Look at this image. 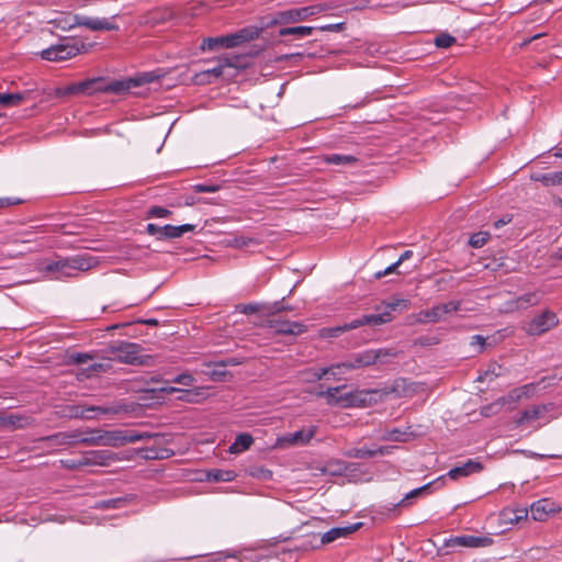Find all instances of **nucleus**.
I'll return each instance as SVG.
<instances>
[{
  "label": "nucleus",
  "mask_w": 562,
  "mask_h": 562,
  "mask_svg": "<svg viewBox=\"0 0 562 562\" xmlns=\"http://www.w3.org/2000/svg\"><path fill=\"white\" fill-rule=\"evenodd\" d=\"M155 79L156 76L153 72L142 74L140 76L128 79L127 81H114L108 86H103V81L101 79H89L70 85L67 87L66 92L71 94H91L98 91L122 92L128 90L131 87H138L143 83L153 82Z\"/></svg>",
  "instance_id": "1"
},
{
  "label": "nucleus",
  "mask_w": 562,
  "mask_h": 562,
  "mask_svg": "<svg viewBox=\"0 0 562 562\" xmlns=\"http://www.w3.org/2000/svg\"><path fill=\"white\" fill-rule=\"evenodd\" d=\"M98 259L87 254L76 255L46 263L42 270L52 279L71 278L97 267Z\"/></svg>",
  "instance_id": "2"
},
{
  "label": "nucleus",
  "mask_w": 562,
  "mask_h": 562,
  "mask_svg": "<svg viewBox=\"0 0 562 562\" xmlns=\"http://www.w3.org/2000/svg\"><path fill=\"white\" fill-rule=\"evenodd\" d=\"M346 387L345 384L331 386L318 392L317 396L324 398L329 406L350 408L368 406L371 403V396L378 393L376 391L358 389L341 393Z\"/></svg>",
  "instance_id": "3"
},
{
  "label": "nucleus",
  "mask_w": 562,
  "mask_h": 562,
  "mask_svg": "<svg viewBox=\"0 0 562 562\" xmlns=\"http://www.w3.org/2000/svg\"><path fill=\"white\" fill-rule=\"evenodd\" d=\"M95 436L87 438L83 441L98 446H108L117 448L126 443L142 441L151 437L148 432H126L122 430L95 431Z\"/></svg>",
  "instance_id": "4"
},
{
  "label": "nucleus",
  "mask_w": 562,
  "mask_h": 562,
  "mask_svg": "<svg viewBox=\"0 0 562 562\" xmlns=\"http://www.w3.org/2000/svg\"><path fill=\"white\" fill-rule=\"evenodd\" d=\"M325 8L322 4H313L302 8H292L284 11L276 12L270 21L266 23V27H271L281 24H292L305 21L308 18L319 14Z\"/></svg>",
  "instance_id": "5"
},
{
  "label": "nucleus",
  "mask_w": 562,
  "mask_h": 562,
  "mask_svg": "<svg viewBox=\"0 0 562 562\" xmlns=\"http://www.w3.org/2000/svg\"><path fill=\"white\" fill-rule=\"evenodd\" d=\"M86 48L83 43L75 40H67L57 45H53L41 52V57L48 61H64L70 59Z\"/></svg>",
  "instance_id": "6"
},
{
  "label": "nucleus",
  "mask_w": 562,
  "mask_h": 562,
  "mask_svg": "<svg viewBox=\"0 0 562 562\" xmlns=\"http://www.w3.org/2000/svg\"><path fill=\"white\" fill-rule=\"evenodd\" d=\"M409 301L406 299L393 297L389 302H383L381 306H376L375 310L380 311L383 306V311L379 314L363 315L366 325H382L393 319L392 312L397 310L404 311L409 308Z\"/></svg>",
  "instance_id": "7"
},
{
  "label": "nucleus",
  "mask_w": 562,
  "mask_h": 562,
  "mask_svg": "<svg viewBox=\"0 0 562 562\" xmlns=\"http://www.w3.org/2000/svg\"><path fill=\"white\" fill-rule=\"evenodd\" d=\"M109 358L123 363L135 364L142 362V347L135 342L119 341L108 349Z\"/></svg>",
  "instance_id": "8"
},
{
  "label": "nucleus",
  "mask_w": 562,
  "mask_h": 562,
  "mask_svg": "<svg viewBox=\"0 0 562 562\" xmlns=\"http://www.w3.org/2000/svg\"><path fill=\"white\" fill-rule=\"evenodd\" d=\"M461 303L459 301H450L436 305L429 310L420 311L415 315V322L420 324L437 323L445 319L447 314L459 311Z\"/></svg>",
  "instance_id": "9"
},
{
  "label": "nucleus",
  "mask_w": 562,
  "mask_h": 562,
  "mask_svg": "<svg viewBox=\"0 0 562 562\" xmlns=\"http://www.w3.org/2000/svg\"><path fill=\"white\" fill-rule=\"evenodd\" d=\"M317 427L310 426L294 432L280 436L276 440V448L285 449L294 446H305L316 435Z\"/></svg>",
  "instance_id": "10"
},
{
  "label": "nucleus",
  "mask_w": 562,
  "mask_h": 562,
  "mask_svg": "<svg viewBox=\"0 0 562 562\" xmlns=\"http://www.w3.org/2000/svg\"><path fill=\"white\" fill-rule=\"evenodd\" d=\"M559 323L558 316L551 311H544L540 315L535 316L524 329L528 335L539 336L550 330Z\"/></svg>",
  "instance_id": "11"
},
{
  "label": "nucleus",
  "mask_w": 562,
  "mask_h": 562,
  "mask_svg": "<svg viewBox=\"0 0 562 562\" xmlns=\"http://www.w3.org/2000/svg\"><path fill=\"white\" fill-rule=\"evenodd\" d=\"M119 460L115 453L108 450L88 451L78 459L77 465L109 467Z\"/></svg>",
  "instance_id": "12"
},
{
  "label": "nucleus",
  "mask_w": 562,
  "mask_h": 562,
  "mask_svg": "<svg viewBox=\"0 0 562 562\" xmlns=\"http://www.w3.org/2000/svg\"><path fill=\"white\" fill-rule=\"evenodd\" d=\"M553 408L552 404L533 405L525 409L520 417L516 420L517 425H530L537 420L548 423L547 414Z\"/></svg>",
  "instance_id": "13"
},
{
  "label": "nucleus",
  "mask_w": 562,
  "mask_h": 562,
  "mask_svg": "<svg viewBox=\"0 0 562 562\" xmlns=\"http://www.w3.org/2000/svg\"><path fill=\"white\" fill-rule=\"evenodd\" d=\"M560 506L548 499L542 498L537 502H533L530 506L531 518L536 521H544L552 514L560 512Z\"/></svg>",
  "instance_id": "14"
},
{
  "label": "nucleus",
  "mask_w": 562,
  "mask_h": 562,
  "mask_svg": "<svg viewBox=\"0 0 562 562\" xmlns=\"http://www.w3.org/2000/svg\"><path fill=\"white\" fill-rule=\"evenodd\" d=\"M75 24L85 26L91 31H114L117 30V25L114 24L110 19L106 18H93L86 15H76Z\"/></svg>",
  "instance_id": "15"
},
{
  "label": "nucleus",
  "mask_w": 562,
  "mask_h": 562,
  "mask_svg": "<svg viewBox=\"0 0 562 562\" xmlns=\"http://www.w3.org/2000/svg\"><path fill=\"white\" fill-rule=\"evenodd\" d=\"M540 302V297L536 292L525 293L514 300L507 301L504 305L503 312L514 313L520 310H526L535 306Z\"/></svg>",
  "instance_id": "16"
},
{
  "label": "nucleus",
  "mask_w": 562,
  "mask_h": 562,
  "mask_svg": "<svg viewBox=\"0 0 562 562\" xmlns=\"http://www.w3.org/2000/svg\"><path fill=\"white\" fill-rule=\"evenodd\" d=\"M265 26L258 27L255 25L243 27L235 33L229 34L232 40V47H238L241 46L248 42H251L254 40H257L261 32L263 31Z\"/></svg>",
  "instance_id": "17"
},
{
  "label": "nucleus",
  "mask_w": 562,
  "mask_h": 562,
  "mask_svg": "<svg viewBox=\"0 0 562 562\" xmlns=\"http://www.w3.org/2000/svg\"><path fill=\"white\" fill-rule=\"evenodd\" d=\"M236 60L231 58L221 59L218 65L206 69L200 74L196 75V80L200 83H210L212 81V78H218L224 74V69L226 67H236Z\"/></svg>",
  "instance_id": "18"
},
{
  "label": "nucleus",
  "mask_w": 562,
  "mask_h": 562,
  "mask_svg": "<svg viewBox=\"0 0 562 562\" xmlns=\"http://www.w3.org/2000/svg\"><path fill=\"white\" fill-rule=\"evenodd\" d=\"M270 327L278 334L300 335L305 330V326L297 322L278 321L270 322Z\"/></svg>",
  "instance_id": "19"
},
{
  "label": "nucleus",
  "mask_w": 562,
  "mask_h": 562,
  "mask_svg": "<svg viewBox=\"0 0 562 562\" xmlns=\"http://www.w3.org/2000/svg\"><path fill=\"white\" fill-rule=\"evenodd\" d=\"M380 357V351L364 350L352 355L349 359L353 370L374 364Z\"/></svg>",
  "instance_id": "20"
},
{
  "label": "nucleus",
  "mask_w": 562,
  "mask_h": 562,
  "mask_svg": "<svg viewBox=\"0 0 562 562\" xmlns=\"http://www.w3.org/2000/svg\"><path fill=\"white\" fill-rule=\"evenodd\" d=\"M483 469L482 464L479 461L468 460L465 463L459 467L452 468L448 473L451 480H458L463 476H468L472 473H477Z\"/></svg>",
  "instance_id": "21"
},
{
  "label": "nucleus",
  "mask_w": 562,
  "mask_h": 562,
  "mask_svg": "<svg viewBox=\"0 0 562 562\" xmlns=\"http://www.w3.org/2000/svg\"><path fill=\"white\" fill-rule=\"evenodd\" d=\"M361 526L360 522L345 526V527H335L330 530L326 531L322 536V543H330L339 538L347 537L348 535L355 532Z\"/></svg>",
  "instance_id": "22"
},
{
  "label": "nucleus",
  "mask_w": 562,
  "mask_h": 562,
  "mask_svg": "<svg viewBox=\"0 0 562 562\" xmlns=\"http://www.w3.org/2000/svg\"><path fill=\"white\" fill-rule=\"evenodd\" d=\"M487 542L486 538L475 537L470 535L459 536L451 538L448 542L450 547H467V548H479L485 546Z\"/></svg>",
  "instance_id": "23"
},
{
  "label": "nucleus",
  "mask_w": 562,
  "mask_h": 562,
  "mask_svg": "<svg viewBox=\"0 0 562 562\" xmlns=\"http://www.w3.org/2000/svg\"><path fill=\"white\" fill-rule=\"evenodd\" d=\"M233 48L231 35H223L217 37H206L201 44L202 50H216L218 48Z\"/></svg>",
  "instance_id": "24"
},
{
  "label": "nucleus",
  "mask_w": 562,
  "mask_h": 562,
  "mask_svg": "<svg viewBox=\"0 0 562 562\" xmlns=\"http://www.w3.org/2000/svg\"><path fill=\"white\" fill-rule=\"evenodd\" d=\"M528 517L526 507L505 508L502 512V518L506 524H518Z\"/></svg>",
  "instance_id": "25"
},
{
  "label": "nucleus",
  "mask_w": 562,
  "mask_h": 562,
  "mask_svg": "<svg viewBox=\"0 0 562 562\" xmlns=\"http://www.w3.org/2000/svg\"><path fill=\"white\" fill-rule=\"evenodd\" d=\"M519 401H520V395L518 394L517 390L514 389L506 396H503V397L498 398L497 401H495L491 405L484 406L482 408V413L485 416H488L492 413V409L494 407L501 408V407H503L506 404L517 403Z\"/></svg>",
  "instance_id": "26"
},
{
  "label": "nucleus",
  "mask_w": 562,
  "mask_h": 562,
  "mask_svg": "<svg viewBox=\"0 0 562 562\" xmlns=\"http://www.w3.org/2000/svg\"><path fill=\"white\" fill-rule=\"evenodd\" d=\"M254 443V438L249 434H239L235 441L231 445L228 451L231 453H240L248 450Z\"/></svg>",
  "instance_id": "27"
},
{
  "label": "nucleus",
  "mask_w": 562,
  "mask_h": 562,
  "mask_svg": "<svg viewBox=\"0 0 562 562\" xmlns=\"http://www.w3.org/2000/svg\"><path fill=\"white\" fill-rule=\"evenodd\" d=\"M119 412L120 409L113 406H89L83 408L79 416L82 418H92L97 415H114Z\"/></svg>",
  "instance_id": "28"
},
{
  "label": "nucleus",
  "mask_w": 562,
  "mask_h": 562,
  "mask_svg": "<svg viewBox=\"0 0 562 562\" xmlns=\"http://www.w3.org/2000/svg\"><path fill=\"white\" fill-rule=\"evenodd\" d=\"M531 179L541 182L546 187H554L562 184V171L532 175Z\"/></svg>",
  "instance_id": "29"
},
{
  "label": "nucleus",
  "mask_w": 562,
  "mask_h": 562,
  "mask_svg": "<svg viewBox=\"0 0 562 562\" xmlns=\"http://www.w3.org/2000/svg\"><path fill=\"white\" fill-rule=\"evenodd\" d=\"M386 453H389L387 447H378V448L371 449V448L363 446V447L355 448L352 450V452L350 453V456L355 457V458H372L376 454L383 456Z\"/></svg>",
  "instance_id": "30"
},
{
  "label": "nucleus",
  "mask_w": 562,
  "mask_h": 562,
  "mask_svg": "<svg viewBox=\"0 0 562 562\" xmlns=\"http://www.w3.org/2000/svg\"><path fill=\"white\" fill-rule=\"evenodd\" d=\"M26 99V93L24 92H15V93H0V106L1 108H11L19 105Z\"/></svg>",
  "instance_id": "31"
},
{
  "label": "nucleus",
  "mask_w": 562,
  "mask_h": 562,
  "mask_svg": "<svg viewBox=\"0 0 562 562\" xmlns=\"http://www.w3.org/2000/svg\"><path fill=\"white\" fill-rule=\"evenodd\" d=\"M445 482V476H440L438 479H436L435 481L432 482H429L420 487H417L413 491H411L409 493H407L405 495V497L400 501L395 506H401V505H404L406 501L411 499V498H414V497H418L422 493L426 492L429 487H431L432 485H436V484H443Z\"/></svg>",
  "instance_id": "32"
},
{
  "label": "nucleus",
  "mask_w": 562,
  "mask_h": 562,
  "mask_svg": "<svg viewBox=\"0 0 562 562\" xmlns=\"http://www.w3.org/2000/svg\"><path fill=\"white\" fill-rule=\"evenodd\" d=\"M323 160L329 165H352L357 161V158L352 155H342V154H330L325 155Z\"/></svg>",
  "instance_id": "33"
},
{
  "label": "nucleus",
  "mask_w": 562,
  "mask_h": 562,
  "mask_svg": "<svg viewBox=\"0 0 562 562\" xmlns=\"http://www.w3.org/2000/svg\"><path fill=\"white\" fill-rule=\"evenodd\" d=\"M300 374L304 382L312 383L324 379L327 375V371L323 370L322 368H311L301 371Z\"/></svg>",
  "instance_id": "34"
},
{
  "label": "nucleus",
  "mask_w": 562,
  "mask_h": 562,
  "mask_svg": "<svg viewBox=\"0 0 562 562\" xmlns=\"http://www.w3.org/2000/svg\"><path fill=\"white\" fill-rule=\"evenodd\" d=\"M314 31L313 26H292L283 27L279 31L280 36L297 35L300 37L310 36Z\"/></svg>",
  "instance_id": "35"
},
{
  "label": "nucleus",
  "mask_w": 562,
  "mask_h": 562,
  "mask_svg": "<svg viewBox=\"0 0 562 562\" xmlns=\"http://www.w3.org/2000/svg\"><path fill=\"white\" fill-rule=\"evenodd\" d=\"M502 370L503 369L498 363L492 362L487 366L484 372L479 374L477 381L484 382L486 380H493L502 374Z\"/></svg>",
  "instance_id": "36"
},
{
  "label": "nucleus",
  "mask_w": 562,
  "mask_h": 562,
  "mask_svg": "<svg viewBox=\"0 0 562 562\" xmlns=\"http://www.w3.org/2000/svg\"><path fill=\"white\" fill-rule=\"evenodd\" d=\"M209 479L217 482H231L235 480L236 473L231 470H213L209 472Z\"/></svg>",
  "instance_id": "37"
},
{
  "label": "nucleus",
  "mask_w": 562,
  "mask_h": 562,
  "mask_svg": "<svg viewBox=\"0 0 562 562\" xmlns=\"http://www.w3.org/2000/svg\"><path fill=\"white\" fill-rule=\"evenodd\" d=\"M488 238L490 234L487 232H477L470 237L469 244L473 248H481L487 243Z\"/></svg>",
  "instance_id": "38"
},
{
  "label": "nucleus",
  "mask_w": 562,
  "mask_h": 562,
  "mask_svg": "<svg viewBox=\"0 0 562 562\" xmlns=\"http://www.w3.org/2000/svg\"><path fill=\"white\" fill-rule=\"evenodd\" d=\"M456 42V38L447 33L440 34L435 38V44L440 48H448L452 46Z\"/></svg>",
  "instance_id": "39"
},
{
  "label": "nucleus",
  "mask_w": 562,
  "mask_h": 562,
  "mask_svg": "<svg viewBox=\"0 0 562 562\" xmlns=\"http://www.w3.org/2000/svg\"><path fill=\"white\" fill-rule=\"evenodd\" d=\"M406 434L401 431L400 429L397 428H394L392 430H389V431H385L383 435H382V439L383 440H389V441H404V436Z\"/></svg>",
  "instance_id": "40"
},
{
  "label": "nucleus",
  "mask_w": 562,
  "mask_h": 562,
  "mask_svg": "<svg viewBox=\"0 0 562 562\" xmlns=\"http://www.w3.org/2000/svg\"><path fill=\"white\" fill-rule=\"evenodd\" d=\"M516 390H517L518 394L520 395V400L530 398L535 394L536 385L531 384V383L525 384L520 387H517Z\"/></svg>",
  "instance_id": "41"
},
{
  "label": "nucleus",
  "mask_w": 562,
  "mask_h": 562,
  "mask_svg": "<svg viewBox=\"0 0 562 562\" xmlns=\"http://www.w3.org/2000/svg\"><path fill=\"white\" fill-rule=\"evenodd\" d=\"M172 382L177 384H182L184 386H192L194 383V378L189 373H182L173 378Z\"/></svg>",
  "instance_id": "42"
},
{
  "label": "nucleus",
  "mask_w": 562,
  "mask_h": 562,
  "mask_svg": "<svg viewBox=\"0 0 562 562\" xmlns=\"http://www.w3.org/2000/svg\"><path fill=\"white\" fill-rule=\"evenodd\" d=\"M147 214L150 217L162 218V217L169 216L171 214V212L161 206H153L148 210Z\"/></svg>",
  "instance_id": "43"
},
{
  "label": "nucleus",
  "mask_w": 562,
  "mask_h": 562,
  "mask_svg": "<svg viewBox=\"0 0 562 562\" xmlns=\"http://www.w3.org/2000/svg\"><path fill=\"white\" fill-rule=\"evenodd\" d=\"M342 333H345V329H342V325L322 329L323 337H338Z\"/></svg>",
  "instance_id": "44"
},
{
  "label": "nucleus",
  "mask_w": 562,
  "mask_h": 562,
  "mask_svg": "<svg viewBox=\"0 0 562 562\" xmlns=\"http://www.w3.org/2000/svg\"><path fill=\"white\" fill-rule=\"evenodd\" d=\"M24 420H26V419L22 416L10 415L4 419V423L12 426L13 428H16V427H22L24 425L23 424Z\"/></svg>",
  "instance_id": "45"
},
{
  "label": "nucleus",
  "mask_w": 562,
  "mask_h": 562,
  "mask_svg": "<svg viewBox=\"0 0 562 562\" xmlns=\"http://www.w3.org/2000/svg\"><path fill=\"white\" fill-rule=\"evenodd\" d=\"M146 231L149 235L156 236L158 239H162L164 229L162 226L149 223L146 226Z\"/></svg>",
  "instance_id": "46"
},
{
  "label": "nucleus",
  "mask_w": 562,
  "mask_h": 562,
  "mask_svg": "<svg viewBox=\"0 0 562 562\" xmlns=\"http://www.w3.org/2000/svg\"><path fill=\"white\" fill-rule=\"evenodd\" d=\"M162 229H164L162 239L179 238L176 226L165 225V226H162Z\"/></svg>",
  "instance_id": "47"
},
{
  "label": "nucleus",
  "mask_w": 562,
  "mask_h": 562,
  "mask_svg": "<svg viewBox=\"0 0 562 562\" xmlns=\"http://www.w3.org/2000/svg\"><path fill=\"white\" fill-rule=\"evenodd\" d=\"M364 325H366L364 318H363V316H361L357 319H353L350 323L344 324L342 329H345V331H348V330H352V329H356V328L364 326Z\"/></svg>",
  "instance_id": "48"
},
{
  "label": "nucleus",
  "mask_w": 562,
  "mask_h": 562,
  "mask_svg": "<svg viewBox=\"0 0 562 562\" xmlns=\"http://www.w3.org/2000/svg\"><path fill=\"white\" fill-rule=\"evenodd\" d=\"M254 239L252 238H248V237H236L234 238V241H233V246L237 247V248H245V247H248L249 245L254 244Z\"/></svg>",
  "instance_id": "49"
},
{
  "label": "nucleus",
  "mask_w": 562,
  "mask_h": 562,
  "mask_svg": "<svg viewBox=\"0 0 562 562\" xmlns=\"http://www.w3.org/2000/svg\"><path fill=\"white\" fill-rule=\"evenodd\" d=\"M333 370H340L342 373L353 370L350 359L333 364Z\"/></svg>",
  "instance_id": "50"
},
{
  "label": "nucleus",
  "mask_w": 562,
  "mask_h": 562,
  "mask_svg": "<svg viewBox=\"0 0 562 562\" xmlns=\"http://www.w3.org/2000/svg\"><path fill=\"white\" fill-rule=\"evenodd\" d=\"M238 308L244 314H254L259 311V306L257 304H244L238 306Z\"/></svg>",
  "instance_id": "51"
},
{
  "label": "nucleus",
  "mask_w": 562,
  "mask_h": 562,
  "mask_svg": "<svg viewBox=\"0 0 562 562\" xmlns=\"http://www.w3.org/2000/svg\"><path fill=\"white\" fill-rule=\"evenodd\" d=\"M194 228H195V225H192V224H183V225L176 226L179 237L183 236L187 233L193 232Z\"/></svg>",
  "instance_id": "52"
},
{
  "label": "nucleus",
  "mask_w": 562,
  "mask_h": 562,
  "mask_svg": "<svg viewBox=\"0 0 562 562\" xmlns=\"http://www.w3.org/2000/svg\"><path fill=\"white\" fill-rule=\"evenodd\" d=\"M471 345L472 346H477L479 350L482 351L484 346H485V338L483 336H481V335H474L471 338Z\"/></svg>",
  "instance_id": "53"
},
{
  "label": "nucleus",
  "mask_w": 562,
  "mask_h": 562,
  "mask_svg": "<svg viewBox=\"0 0 562 562\" xmlns=\"http://www.w3.org/2000/svg\"><path fill=\"white\" fill-rule=\"evenodd\" d=\"M74 362L78 364L87 363L92 357L89 353H76L72 356Z\"/></svg>",
  "instance_id": "54"
},
{
  "label": "nucleus",
  "mask_w": 562,
  "mask_h": 562,
  "mask_svg": "<svg viewBox=\"0 0 562 562\" xmlns=\"http://www.w3.org/2000/svg\"><path fill=\"white\" fill-rule=\"evenodd\" d=\"M194 189L196 192H215L217 190V187L207 184H196Z\"/></svg>",
  "instance_id": "55"
},
{
  "label": "nucleus",
  "mask_w": 562,
  "mask_h": 562,
  "mask_svg": "<svg viewBox=\"0 0 562 562\" xmlns=\"http://www.w3.org/2000/svg\"><path fill=\"white\" fill-rule=\"evenodd\" d=\"M322 369L327 371V375H331L335 380H338L339 375L342 374L340 370H333V364L329 367H324Z\"/></svg>",
  "instance_id": "56"
},
{
  "label": "nucleus",
  "mask_w": 562,
  "mask_h": 562,
  "mask_svg": "<svg viewBox=\"0 0 562 562\" xmlns=\"http://www.w3.org/2000/svg\"><path fill=\"white\" fill-rule=\"evenodd\" d=\"M401 266V263L396 260L394 263L390 265L383 270V273L390 274L395 272V270Z\"/></svg>",
  "instance_id": "57"
},
{
  "label": "nucleus",
  "mask_w": 562,
  "mask_h": 562,
  "mask_svg": "<svg viewBox=\"0 0 562 562\" xmlns=\"http://www.w3.org/2000/svg\"><path fill=\"white\" fill-rule=\"evenodd\" d=\"M412 255H413V251H411V250H406V251H404V252L400 256V258L397 259V261L402 265V262H404L405 260L409 259V258L412 257Z\"/></svg>",
  "instance_id": "58"
},
{
  "label": "nucleus",
  "mask_w": 562,
  "mask_h": 562,
  "mask_svg": "<svg viewBox=\"0 0 562 562\" xmlns=\"http://www.w3.org/2000/svg\"><path fill=\"white\" fill-rule=\"evenodd\" d=\"M161 391L168 393V394H171L173 392H180L181 390L180 389H177V387H173V386H168V387H162Z\"/></svg>",
  "instance_id": "59"
},
{
  "label": "nucleus",
  "mask_w": 562,
  "mask_h": 562,
  "mask_svg": "<svg viewBox=\"0 0 562 562\" xmlns=\"http://www.w3.org/2000/svg\"><path fill=\"white\" fill-rule=\"evenodd\" d=\"M12 204V202L9 199H0V207L8 206Z\"/></svg>",
  "instance_id": "60"
},
{
  "label": "nucleus",
  "mask_w": 562,
  "mask_h": 562,
  "mask_svg": "<svg viewBox=\"0 0 562 562\" xmlns=\"http://www.w3.org/2000/svg\"><path fill=\"white\" fill-rule=\"evenodd\" d=\"M121 502H122V501H121L120 498H117V499H111V501H108V502H106V506H113V507H115V505H116L117 503H121Z\"/></svg>",
  "instance_id": "61"
},
{
  "label": "nucleus",
  "mask_w": 562,
  "mask_h": 562,
  "mask_svg": "<svg viewBox=\"0 0 562 562\" xmlns=\"http://www.w3.org/2000/svg\"><path fill=\"white\" fill-rule=\"evenodd\" d=\"M77 463H78V460H72V461L67 462V467H69V468H80L81 465H77Z\"/></svg>",
  "instance_id": "62"
},
{
  "label": "nucleus",
  "mask_w": 562,
  "mask_h": 562,
  "mask_svg": "<svg viewBox=\"0 0 562 562\" xmlns=\"http://www.w3.org/2000/svg\"><path fill=\"white\" fill-rule=\"evenodd\" d=\"M335 29V25H324V26H321L319 30L322 31H328V30H334Z\"/></svg>",
  "instance_id": "63"
},
{
  "label": "nucleus",
  "mask_w": 562,
  "mask_h": 562,
  "mask_svg": "<svg viewBox=\"0 0 562 562\" xmlns=\"http://www.w3.org/2000/svg\"><path fill=\"white\" fill-rule=\"evenodd\" d=\"M387 276L386 273H383V270L375 272V278L381 279L383 277Z\"/></svg>",
  "instance_id": "64"
}]
</instances>
